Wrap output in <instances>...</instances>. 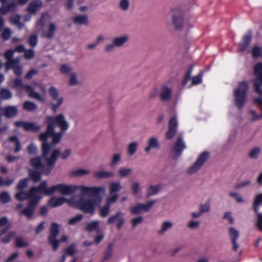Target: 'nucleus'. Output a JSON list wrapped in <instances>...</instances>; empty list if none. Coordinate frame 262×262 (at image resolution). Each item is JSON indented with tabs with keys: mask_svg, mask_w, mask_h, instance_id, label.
Here are the masks:
<instances>
[{
	"mask_svg": "<svg viewBox=\"0 0 262 262\" xmlns=\"http://www.w3.org/2000/svg\"><path fill=\"white\" fill-rule=\"evenodd\" d=\"M53 193L52 186L48 188L46 181L42 182L38 187H32L30 189V195L34 200L38 202L41 198V194L50 195Z\"/></svg>",
	"mask_w": 262,
	"mask_h": 262,
	"instance_id": "obj_8",
	"label": "nucleus"
},
{
	"mask_svg": "<svg viewBox=\"0 0 262 262\" xmlns=\"http://www.w3.org/2000/svg\"><path fill=\"white\" fill-rule=\"evenodd\" d=\"M12 69L14 70L15 74L19 76L22 74V69L19 66V60L18 59H14L13 61H9L6 63V70Z\"/></svg>",
	"mask_w": 262,
	"mask_h": 262,
	"instance_id": "obj_22",
	"label": "nucleus"
},
{
	"mask_svg": "<svg viewBox=\"0 0 262 262\" xmlns=\"http://www.w3.org/2000/svg\"><path fill=\"white\" fill-rule=\"evenodd\" d=\"M159 147V144L157 138L152 137L148 139L147 145L145 148L144 150L146 152H149L151 148H158Z\"/></svg>",
	"mask_w": 262,
	"mask_h": 262,
	"instance_id": "obj_29",
	"label": "nucleus"
},
{
	"mask_svg": "<svg viewBox=\"0 0 262 262\" xmlns=\"http://www.w3.org/2000/svg\"><path fill=\"white\" fill-rule=\"evenodd\" d=\"M42 3L40 0L32 1L29 5L27 11L30 14H35L41 7Z\"/></svg>",
	"mask_w": 262,
	"mask_h": 262,
	"instance_id": "obj_28",
	"label": "nucleus"
},
{
	"mask_svg": "<svg viewBox=\"0 0 262 262\" xmlns=\"http://www.w3.org/2000/svg\"><path fill=\"white\" fill-rule=\"evenodd\" d=\"M124 213L121 211H118L115 214L110 216L107 220L109 224L116 223L118 229H120L125 222Z\"/></svg>",
	"mask_w": 262,
	"mask_h": 262,
	"instance_id": "obj_14",
	"label": "nucleus"
},
{
	"mask_svg": "<svg viewBox=\"0 0 262 262\" xmlns=\"http://www.w3.org/2000/svg\"><path fill=\"white\" fill-rule=\"evenodd\" d=\"M15 198L19 201H23L29 199V201L34 200L33 197L31 196L30 191L29 193H26L20 191L15 195Z\"/></svg>",
	"mask_w": 262,
	"mask_h": 262,
	"instance_id": "obj_37",
	"label": "nucleus"
},
{
	"mask_svg": "<svg viewBox=\"0 0 262 262\" xmlns=\"http://www.w3.org/2000/svg\"><path fill=\"white\" fill-rule=\"evenodd\" d=\"M38 202L36 200L29 201L28 206L19 212L20 214H23L28 219H31L33 215L35 209Z\"/></svg>",
	"mask_w": 262,
	"mask_h": 262,
	"instance_id": "obj_17",
	"label": "nucleus"
},
{
	"mask_svg": "<svg viewBox=\"0 0 262 262\" xmlns=\"http://www.w3.org/2000/svg\"><path fill=\"white\" fill-rule=\"evenodd\" d=\"M143 222V217L142 216H138L134 218L132 220V224L133 228H135L138 224Z\"/></svg>",
	"mask_w": 262,
	"mask_h": 262,
	"instance_id": "obj_62",
	"label": "nucleus"
},
{
	"mask_svg": "<svg viewBox=\"0 0 262 262\" xmlns=\"http://www.w3.org/2000/svg\"><path fill=\"white\" fill-rule=\"evenodd\" d=\"M138 147L137 142H132L128 144L127 147V154L128 156H132L135 154Z\"/></svg>",
	"mask_w": 262,
	"mask_h": 262,
	"instance_id": "obj_33",
	"label": "nucleus"
},
{
	"mask_svg": "<svg viewBox=\"0 0 262 262\" xmlns=\"http://www.w3.org/2000/svg\"><path fill=\"white\" fill-rule=\"evenodd\" d=\"M37 43V36L36 34L31 35L28 39V43L31 48H34Z\"/></svg>",
	"mask_w": 262,
	"mask_h": 262,
	"instance_id": "obj_54",
	"label": "nucleus"
},
{
	"mask_svg": "<svg viewBox=\"0 0 262 262\" xmlns=\"http://www.w3.org/2000/svg\"><path fill=\"white\" fill-rule=\"evenodd\" d=\"M23 108L27 111H33L37 109V106L32 102L26 101L24 103Z\"/></svg>",
	"mask_w": 262,
	"mask_h": 262,
	"instance_id": "obj_45",
	"label": "nucleus"
},
{
	"mask_svg": "<svg viewBox=\"0 0 262 262\" xmlns=\"http://www.w3.org/2000/svg\"><path fill=\"white\" fill-rule=\"evenodd\" d=\"M180 7H176L172 9L170 12L171 23L167 25L173 26L176 30H180L183 25V13Z\"/></svg>",
	"mask_w": 262,
	"mask_h": 262,
	"instance_id": "obj_7",
	"label": "nucleus"
},
{
	"mask_svg": "<svg viewBox=\"0 0 262 262\" xmlns=\"http://www.w3.org/2000/svg\"><path fill=\"white\" fill-rule=\"evenodd\" d=\"M90 173L89 169L79 168L73 170L71 171V174L73 177H82L88 175Z\"/></svg>",
	"mask_w": 262,
	"mask_h": 262,
	"instance_id": "obj_38",
	"label": "nucleus"
},
{
	"mask_svg": "<svg viewBox=\"0 0 262 262\" xmlns=\"http://www.w3.org/2000/svg\"><path fill=\"white\" fill-rule=\"evenodd\" d=\"M14 52V50H9L6 51L5 54V58L7 60L6 63H8L10 61H13L14 60H12L11 58L13 56V53Z\"/></svg>",
	"mask_w": 262,
	"mask_h": 262,
	"instance_id": "obj_61",
	"label": "nucleus"
},
{
	"mask_svg": "<svg viewBox=\"0 0 262 262\" xmlns=\"http://www.w3.org/2000/svg\"><path fill=\"white\" fill-rule=\"evenodd\" d=\"M201 225V222L199 220L190 219L186 224V226L190 230H197Z\"/></svg>",
	"mask_w": 262,
	"mask_h": 262,
	"instance_id": "obj_34",
	"label": "nucleus"
},
{
	"mask_svg": "<svg viewBox=\"0 0 262 262\" xmlns=\"http://www.w3.org/2000/svg\"><path fill=\"white\" fill-rule=\"evenodd\" d=\"M172 88L167 85H162L160 90L159 96L163 101H169L172 96Z\"/></svg>",
	"mask_w": 262,
	"mask_h": 262,
	"instance_id": "obj_18",
	"label": "nucleus"
},
{
	"mask_svg": "<svg viewBox=\"0 0 262 262\" xmlns=\"http://www.w3.org/2000/svg\"><path fill=\"white\" fill-rule=\"evenodd\" d=\"M82 81L79 78L78 74L75 72L70 73L68 75L67 84L70 86H77L81 85Z\"/></svg>",
	"mask_w": 262,
	"mask_h": 262,
	"instance_id": "obj_21",
	"label": "nucleus"
},
{
	"mask_svg": "<svg viewBox=\"0 0 262 262\" xmlns=\"http://www.w3.org/2000/svg\"><path fill=\"white\" fill-rule=\"evenodd\" d=\"M53 193L59 192L62 194L68 195L75 192L77 190V185L59 184L52 186Z\"/></svg>",
	"mask_w": 262,
	"mask_h": 262,
	"instance_id": "obj_13",
	"label": "nucleus"
},
{
	"mask_svg": "<svg viewBox=\"0 0 262 262\" xmlns=\"http://www.w3.org/2000/svg\"><path fill=\"white\" fill-rule=\"evenodd\" d=\"M249 86L246 81L240 82L238 87L234 91V102L236 106L241 110L247 99Z\"/></svg>",
	"mask_w": 262,
	"mask_h": 262,
	"instance_id": "obj_5",
	"label": "nucleus"
},
{
	"mask_svg": "<svg viewBox=\"0 0 262 262\" xmlns=\"http://www.w3.org/2000/svg\"><path fill=\"white\" fill-rule=\"evenodd\" d=\"M257 226L260 230L262 231V214L260 213H257Z\"/></svg>",
	"mask_w": 262,
	"mask_h": 262,
	"instance_id": "obj_64",
	"label": "nucleus"
},
{
	"mask_svg": "<svg viewBox=\"0 0 262 262\" xmlns=\"http://www.w3.org/2000/svg\"><path fill=\"white\" fill-rule=\"evenodd\" d=\"M133 171V169L129 167H120L117 171L118 177L123 178L129 176Z\"/></svg>",
	"mask_w": 262,
	"mask_h": 262,
	"instance_id": "obj_35",
	"label": "nucleus"
},
{
	"mask_svg": "<svg viewBox=\"0 0 262 262\" xmlns=\"http://www.w3.org/2000/svg\"><path fill=\"white\" fill-rule=\"evenodd\" d=\"M114 173L107 170H97L94 172L93 177L96 179H106L113 178Z\"/></svg>",
	"mask_w": 262,
	"mask_h": 262,
	"instance_id": "obj_26",
	"label": "nucleus"
},
{
	"mask_svg": "<svg viewBox=\"0 0 262 262\" xmlns=\"http://www.w3.org/2000/svg\"><path fill=\"white\" fill-rule=\"evenodd\" d=\"M45 122L47 124L46 131L41 133L39 137L42 142V158L44 162H42L39 157L33 158L30 161V164L34 170L30 171V176L35 182L40 180L41 174L48 176L51 173L60 152L58 149L55 148V146L69 127V123L63 114L55 116H47Z\"/></svg>",
	"mask_w": 262,
	"mask_h": 262,
	"instance_id": "obj_1",
	"label": "nucleus"
},
{
	"mask_svg": "<svg viewBox=\"0 0 262 262\" xmlns=\"http://www.w3.org/2000/svg\"><path fill=\"white\" fill-rule=\"evenodd\" d=\"M77 190H79L80 192L84 195H95L96 196H98L97 198H94L98 200L96 203V205L95 207L99 205L102 202V198L101 196H103L105 194L106 190L104 186H93V187H88L84 185H78L77 186ZM82 196L84 200H86L83 196ZM88 199L87 200H88ZM89 199H92V198H90Z\"/></svg>",
	"mask_w": 262,
	"mask_h": 262,
	"instance_id": "obj_4",
	"label": "nucleus"
},
{
	"mask_svg": "<svg viewBox=\"0 0 262 262\" xmlns=\"http://www.w3.org/2000/svg\"><path fill=\"white\" fill-rule=\"evenodd\" d=\"M173 224L171 221H165L161 225L159 233L163 234L173 227Z\"/></svg>",
	"mask_w": 262,
	"mask_h": 262,
	"instance_id": "obj_39",
	"label": "nucleus"
},
{
	"mask_svg": "<svg viewBox=\"0 0 262 262\" xmlns=\"http://www.w3.org/2000/svg\"><path fill=\"white\" fill-rule=\"evenodd\" d=\"M83 218V215L78 214L69 220L68 224L70 225H75L78 223Z\"/></svg>",
	"mask_w": 262,
	"mask_h": 262,
	"instance_id": "obj_53",
	"label": "nucleus"
},
{
	"mask_svg": "<svg viewBox=\"0 0 262 262\" xmlns=\"http://www.w3.org/2000/svg\"><path fill=\"white\" fill-rule=\"evenodd\" d=\"M34 86H37L39 88L41 94L35 92L34 89L30 85H24L20 79H16L12 82L11 86L14 88L17 89L19 91L25 90L29 92L28 96L32 99L38 100L39 102L44 103L46 101V85L41 82L33 83Z\"/></svg>",
	"mask_w": 262,
	"mask_h": 262,
	"instance_id": "obj_3",
	"label": "nucleus"
},
{
	"mask_svg": "<svg viewBox=\"0 0 262 262\" xmlns=\"http://www.w3.org/2000/svg\"><path fill=\"white\" fill-rule=\"evenodd\" d=\"M122 155L120 153H116L114 154L111 160L110 165L111 166H115L119 164L121 162Z\"/></svg>",
	"mask_w": 262,
	"mask_h": 262,
	"instance_id": "obj_42",
	"label": "nucleus"
},
{
	"mask_svg": "<svg viewBox=\"0 0 262 262\" xmlns=\"http://www.w3.org/2000/svg\"><path fill=\"white\" fill-rule=\"evenodd\" d=\"M210 210V206L208 204H201L199 207V211L203 215L205 212H208Z\"/></svg>",
	"mask_w": 262,
	"mask_h": 262,
	"instance_id": "obj_59",
	"label": "nucleus"
},
{
	"mask_svg": "<svg viewBox=\"0 0 262 262\" xmlns=\"http://www.w3.org/2000/svg\"><path fill=\"white\" fill-rule=\"evenodd\" d=\"M122 187L120 182L118 181L111 182L108 183V192L110 195L108 197L116 196V201L119 197L118 192L122 189Z\"/></svg>",
	"mask_w": 262,
	"mask_h": 262,
	"instance_id": "obj_19",
	"label": "nucleus"
},
{
	"mask_svg": "<svg viewBox=\"0 0 262 262\" xmlns=\"http://www.w3.org/2000/svg\"><path fill=\"white\" fill-rule=\"evenodd\" d=\"M116 196L107 197L105 200V204L104 206L100 208V215L104 217L108 215L110 212L111 205L116 202Z\"/></svg>",
	"mask_w": 262,
	"mask_h": 262,
	"instance_id": "obj_16",
	"label": "nucleus"
},
{
	"mask_svg": "<svg viewBox=\"0 0 262 262\" xmlns=\"http://www.w3.org/2000/svg\"><path fill=\"white\" fill-rule=\"evenodd\" d=\"M239 235L238 231L235 228L230 227V239L232 245V250L236 251L238 249V245L237 244V239Z\"/></svg>",
	"mask_w": 262,
	"mask_h": 262,
	"instance_id": "obj_25",
	"label": "nucleus"
},
{
	"mask_svg": "<svg viewBox=\"0 0 262 262\" xmlns=\"http://www.w3.org/2000/svg\"><path fill=\"white\" fill-rule=\"evenodd\" d=\"M66 253L69 255L74 256L76 253L75 245L73 244L65 250Z\"/></svg>",
	"mask_w": 262,
	"mask_h": 262,
	"instance_id": "obj_56",
	"label": "nucleus"
},
{
	"mask_svg": "<svg viewBox=\"0 0 262 262\" xmlns=\"http://www.w3.org/2000/svg\"><path fill=\"white\" fill-rule=\"evenodd\" d=\"M12 96V93L8 89H2L0 91V98L3 99H9Z\"/></svg>",
	"mask_w": 262,
	"mask_h": 262,
	"instance_id": "obj_46",
	"label": "nucleus"
},
{
	"mask_svg": "<svg viewBox=\"0 0 262 262\" xmlns=\"http://www.w3.org/2000/svg\"><path fill=\"white\" fill-rule=\"evenodd\" d=\"M9 141L11 143H13L14 145L16 146L14 149L15 152H17L21 149L19 141L18 140L16 136L11 137L9 139Z\"/></svg>",
	"mask_w": 262,
	"mask_h": 262,
	"instance_id": "obj_52",
	"label": "nucleus"
},
{
	"mask_svg": "<svg viewBox=\"0 0 262 262\" xmlns=\"http://www.w3.org/2000/svg\"><path fill=\"white\" fill-rule=\"evenodd\" d=\"M156 202V200H152L145 203H137L130 207L129 211L132 214H138L141 212H147L150 210Z\"/></svg>",
	"mask_w": 262,
	"mask_h": 262,
	"instance_id": "obj_10",
	"label": "nucleus"
},
{
	"mask_svg": "<svg viewBox=\"0 0 262 262\" xmlns=\"http://www.w3.org/2000/svg\"><path fill=\"white\" fill-rule=\"evenodd\" d=\"M97 201L96 199L84 200L79 195H75L69 199L62 196H53L49 200L48 205L51 208H55L67 202L69 205L78 208L85 213L93 214Z\"/></svg>",
	"mask_w": 262,
	"mask_h": 262,
	"instance_id": "obj_2",
	"label": "nucleus"
},
{
	"mask_svg": "<svg viewBox=\"0 0 262 262\" xmlns=\"http://www.w3.org/2000/svg\"><path fill=\"white\" fill-rule=\"evenodd\" d=\"M262 203V193L257 195L255 199L254 200V202L253 204V209L255 212L257 214V213L258 212V209H259V206L260 204Z\"/></svg>",
	"mask_w": 262,
	"mask_h": 262,
	"instance_id": "obj_44",
	"label": "nucleus"
},
{
	"mask_svg": "<svg viewBox=\"0 0 262 262\" xmlns=\"http://www.w3.org/2000/svg\"><path fill=\"white\" fill-rule=\"evenodd\" d=\"M178 126L177 118L174 116L169 121L168 128L165 134L166 139L170 140L174 136L177 132Z\"/></svg>",
	"mask_w": 262,
	"mask_h": 262,
	"instance_id": "obj_15",
	"label": "nucleus"
},
{
	"mask_svg": "<svg viewBox=\"0 0 262 262\" xmlns=\"http://www.w3.org/2000/svg\"><path fill=\"white\" fill-rule=\"evenodd\" d=\"M209 156L210 154L207 151H204L199 154L195 161L187 169V173L190 175L195 174L201 169Z\"/></svg>",
	"mask_w": 262,
	"mask_h": 262,
	"instance_id": "obj_9",
	"label": "nucleus"
},
{
	"mask_svg": "<svg viewBox=\"0 0 262 262\" xmlns=\"http://www.w3.org/2000/svg\"><path fill=\"white\" fill-rule=\"evenodd\" d=\"M15 243L17 248L27 247L29 246V243L20 237H16Z\"/></svg>",
	"mask_w": 262,
	"mask_h": 262,
	"instance_id": "obj_47",
	"label": "nucleus"
},
{
	"mask_svg": "<svg viewBox=\"0 0 262 262\" xmlns=\"http://www.w3.org/2000/svg\"><path fill=\"white\" fill-rule=\"evenodd\" d=\"M252 38V33L251 31H249L246 34H245L243 38V43L242 46V50H245L248 47L249 44L251 42Z\"/></svg>",
	"mask_w": 262,
	"mask_h": 262,
	"instance_id": "obj_32",
	"label": "nucleus"
},
{
	"mask_svg": "<svg viewBox=\"0 0 262 262\" xmlns=\"http://www.w3.org/2000/svg\"><path fill=\"white\" fill-rule=\"evenodd\" d=\"M24 129L26 131L36 132L40 129V126L33 122H26Z\"/></svg>",
	"mask_w": 262,
	"mask_h": 262,
	"instance_id": "obj_40",
	"label": "nucleus"
},
{
	"mask_svg": "<svg viewBox=\"0 0 262 262\" xmlns=\"http://www.w3.org/2000/svg\"><path fill=\"white\" fill-rule=\"evenodd\" d=\"M12 34L11 31L9 28H6L4 30L2 34V37L4 40H7L10 38Z\"/></svg>",
	"mask_w": 262,
	"mask_h": 262,
	"instance_id": "obj_60",
	"label": "nucleus"
},
{
	"mask_svg": "<svg viewBox=\"0 0 262 262\" xmlns=\"http://www.w3.org/2000/svg\"><path fill=\"white\" fill-rule=\"evenodd\" d=\"M49 92L52 99L51 107L53 112L56 113L58 107L63 102V98L59 94L57 89L54 86H51L49 88Z\"/></svg>",
	"mask_w": 262,
	"mask_h": 262,
	"instance_id": "obj_11",
	"label": "nucleus"
},
{
	"mask_svg": "<svg viewBox=\"0 0 262 262\" xmlns=\"http://www.w3.org/2000/svg\"><path fill=\"white\" fill-rule=\"evenodd\" d=\"M203 76V72H200L198 75L193 77L191 78V85H197L201 83L202 81Z\"/></svg>",
	"mask_w": 262,
	"mask_h": 262,
	"instance_id": "obj_49",
	"label": "nucleus"
},
{
	"mask_svg": "<svg viewBox=\"0 0 262 262\" xmlns=\"http://www.w3.org/2000/svg\"><path fill=\"white\" fill-rule=\"evenodd\" d=\"M130 39V36L128 34H123L115 36L112 39L111 43L106 44L104 48L106 53H111L114 51L116 48H122L128 43Z\"/></svg>",
	"mask_w": 262,
	"mask_h": 262,
	"instance_id": "obj_6",
	"label": "nucleus"
},
{
	"mask_svg": "<svg viewBox=\"0 0 262 262\" xmlns=\"http://www.w3.org/2000/svg\"><path fill=\"white\" fill-rule=\"evenodd\" d=\"M56 29L57 26L55 24L51 23L43 30L41 36L48 39H51L54 37Z\"/></svg>",
	"mask_w": 262,
	"mask_h": 262,
	"instance_id": "obj_23",
	"label": "nucleus"
},
{
	"mask_svg": "<svg viewBox=\"0 0 262 262\" xmlns=\"http://www.w3.org/2000/svg\"><path fill=\"white\" fill-rule=\"evenodd\" d=\"M186 145L181 137H179L172 148V151L176 158L181 155L182 151L185 149Z\"/></svg>",
	"mask_w": 262,
	"mask_h": 262,
	"instance_id": "obj_20",
	"label": "nucleus"
},
{
	"mask_svg": "<svg viewBox=\"0 0 262 262\" xmlns=\"http://www.w3.org/2000/svg\"><path fill=\"white\" fill-rule=\"evenodd\" d=\"M260 151V149L258 147L253 148L249 153V157L252 159L256 158Z\"/></svg>",
	"mask_w": 262,
	"mask_h": 262,
	"instance_id": "obj_57",
	"label": "nucleus"
},
{
	"mask_svg": "<svg viewBox=\"0 0 262 262\" xmlns=\"http://www.w3.org/2000/svg\"><path fill=\"white\" fill-rule=\"evenodd\" d=\"M10 199V196L7 192H3L0 194V201L4 203L9 202Z\"/></svg>",
	"mask_w": 262,
	"mask_h": 262,
	"instance_id": "obj_58",
	"label": "nucleus"
},
{
	"mask_svg": "<svg viewBox=\"0 0 262 262\" xmlns=\"http://www.w3.org/2000/svg\"><path fill=\"white\" fill-rule=\"evenodd\" d=\"M7 0H0L2 3V6L0 8V13L2 14H6L9 12L14 11L16 8V4L14 2L7 4Z\"/></svg>",
	"mask_w": 262,
	"mask_h": 262,
	"instance_id": "obj_24",
	"label": "nucleus"
},
{
	"mask_svg": "<svg viewBox=\"0 0 262 262\" xmlns=\"http://www.w3.org/2000/svg\"><path fill=\"white\" fill-rule=\"evenodd\" d=\"M50 16L46 13L42 14L40 19L36 23V29L37 30L39 31L45 25V23L49 20Z\"/></svg>",
	"mask_w": 262,
	"mask_h": 262,
	"instance_id": "obj_36",
	"label": "nucleus"
},
{
	"mask_svg": "<svg viewBox=\"0 0 262 262\" xmlns=\"http://www.w3.org/2000/svg\"><path fill=\"white\" fill-rule=\"evenodd\" d=\"M130 7L129 0H118L117 3L118 8L122 12L127 11Z\"/></svg>",
	"mask_w": 262,
	"mask_h": 262,
	"instance_id": "obj_31",
	"label": "nucleus"
},
{
	"mask_svg": "<svg viewBox=\"0 0 262 262\" xmlns=\"http://www.w3.org/2000/svg\"><path fill=\"white\" fill-rule=\"evenodd\" d=\"M34 56V51L33 49H29L25 51V57L26 59H32Z\"/></svg>",
	"mask_w": 262,
	"mask_h": 262,
	"instance_id": "obj_63",
	"label": "nucleus"
},
{
	"mask_svg": "<svg viewBox=\"0 0 262 262\" xmlns=\"http://www.w3.org/2000/svg\"><path fill=\"white\" fill-rule=\"evenodd\" d=\"M131 188L133 191V193L134 195H137L139 193H140L141 189L139 183L137 182L133 183Z\"/></svg>",
	"mask_w": 262,
	"mask_h": 262,
	"instance_id": "obj_55",
	"label": "nucleus"
},
{
	"mask_svg": "<svg viewBox=\"0 0 262 262\" xmlns=\"http://www.w3.org/2000/svg\"><path fill=\"white\" fill-rule=\"evenodd\" d=\"M162 187L163 185L161 184H157L156 185H149L146 188V197L148 198L149 196L157 194L160 192Z\"/></svg>",
	"mask_w": 262,
	"mask_h": 262,
	"instance_id": "obj_27",
	"label": "nucleus"
},
{
	"mask_svg": "<svg viewBox=\"0 0 262 262\" xmlns=\"http://www.w3.org/2000/svg\"><path fill=\"white\" fill-rule=\"evenodd\" d=\"M59 70L60 73L64 75H69L70 73L73 72L72 67L67 64H62Z\"/></svg>",
	"mask_w": 262,
	"mask_h": 262,
	"instance_id": "obj_48",
	"label": "nucleus"
},
{
	"mask_svg": "<svg viewBox=\"0 0 262 262\" xmlns=\"http://www.w3.org/2000/svg\"><path fill=\"white\" fill-rule=\"evenodd\" d=\"M59 225L55 223L51 225V235L49 237V242L52 245L54 250L57 249L59 246V242L56 239L59 234Z\"/></svg>",
	"mask_w": 262,
	"mask_h": 262,
	"instance_id": "obj_12",
	"label": "nucleus"
},
{
	"mask_svg": "<svg viewBox=\"0 0 262 262\" xmlns=\"http://www.w3.org/2000/svg\"><path fill=\"white\" fill-rule=\"evenodd\" d=\"M5 115L7 117L12 118L15 116L17 114V108L14 106H8L3 109Z\"/></svg>",
	"mask_w": 262,
	"mask_h": 262,
	"instance_id": "obj_30",
	"label": "nucleus"
},
{
	"mask_svg": "<svg viewBox=\"0 0 262 262\" xmlns=\"http://www.w3.org/2000/svg\"><path fill=\"white\" fill-rule=\"evenodd\" d=\"M73 21L78 25H86L88 24L86 15H77L73 18Z\"/></svg>",
	"mask_w": 262,
	"mask_h": 262,
	"instance_id": "obj_41",
	"label": "nucleus"
},
{
	"mask_svg": "<svg viewBox=\"0 0 262 262\" xmlns=\"http://www.w3.org/2000/svg\"><path fill=\"white\" fill-rule=\"evenodd\" d=\"M251 53L253 57L254 58L262 57V48L255 46L253 48Z\"/></svg>",
	"mask_w": 262,
	"mask_h": 262,
	"instance_id": "obj_51",
	"label": "nucleus"
},
{
	"mask_svg": "<svg viewBox=\"0 0 262 262\" xmlns=\"http://www.w3.org/2000/svg\"><path fill=\"white\" fill-rule=\"evenodd\" d=\"M99 222L94 221L87 224L86 230L89 232H92L94 230L99 231Z\"/></svg>",
	"mask_w": 262,
	"mask_h": 262,
	"instance_id": "obj_43",
	"label": "nucleus"
},
{
	"mask_svg": "<svg viewBox=\"0 0 262 262\" xmlns=\"http://www.w3.org/2000/svg\"><path fill=\"white\" fill-rule=\"evenodd\" d=\"M20 17L18 15H15L10 18V21L12 24L16 25L19 28L21 29L23 26V25L19 22Z\"/></svg>",
	"mask_w": 262,
	"mask_h": 262,
	"instance_id": "obj_50",
	"label": "nucleus"
}]
</instances>
